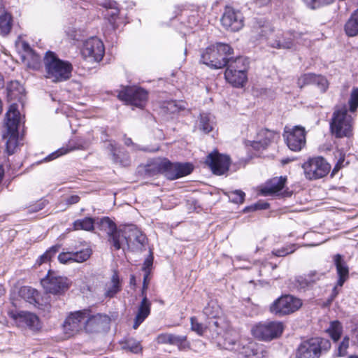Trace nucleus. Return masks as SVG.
Returning a JSON list of instances; mask_svg holds the SVG:
<instances>
[{
    "label": "nucleus",
    "instance_id": "32",
    "mask_svg": "<svg viewBox=\"0 0 358 358\" xmlns=\"http://www.w3.org/2000/svg\"><path fill=\"white\" fill-rule=\"evenodd\" d=\"M226 80L236 87H241L247 82V74L245 73L234 72L232 70H226L224 72Z\"/></svg>",
    "mask_w": 358,
    "mask_h": 358
},
{
    "label": "nucleus",
    "instance_id": "55",
    "mask_svg": "<svg viewBox=\"0 0 358 358\" xmlns=\"http://www.w3.org/2000/svg\"><path fill=\"white\" fill-rule=\"evenodd\" d=\"M58 260L62 264L73 263V252H62L58 255Z\"/></svg>",
    "mask_w": 358,
    "mask_h": 358
},
{
    "label": "nucleus",
    "instance_id": "34",
    "mask_svg": "<svg viewBox=\"0 0 358 358\" xmlns=\"http://www.w3.org/2000/svg\"><path fill=\"white\" fill-rule=\"evenodd\" d=\"M110 318L106 315L97 314L91 315V332L105 331L109 324Z\"/></svg>",
    "mask_w": 358,
    "mask_h": 358
},
{
    "label": "nucleus",
    "instance_id": "36",
    "mask_svg": "<svg viewBox=\"0 0 358 358\" xmlns=\"http://www.w3.org/2000/svg\"><path fill=\"white\" fill-rule=\"evenodd\" d=\"M17 319L31 329H36L38 326V318L34 314L29 312H20L17 314Z\"/></svg>",
    "mask_w": 358,
    "mask_h": 358
},
{
    "label": "nucleus",
    "instance_id": "11",
    "mask_svg": "<svg viewBox=\"0 0 358 358\" xmlns=\"http://www.w3.org/2000/svg\"><path fill=\"white\" fill-rule=\"evenodd\" d=\"M90 322V310H83L71 313L64 323V331L69 336H73L87 328Z\"/></svg>",
    "mask_w": 358,
    "mask_h": 358
},
{
    "label": "nucleus",
    "instance_id": "19",
    "mask_svg": "<svg viewBox=\"0 0 358 358\" xmlns=\"http://www.w3.org/2000/svg\"><path fill=\"white\" fill-rule=\"evenodd\" d=\"M322 276V273H318L316 271H310L304 276H297L292 281L290 288L305 292L312 287Z\"/></svg>",
    "mask_w": 358,
    "mask_h": 358
},
{
    "label": "nucleus",
    "instance_id": "50",
    "mask_svg": "<svg viewBox=\"0 0 358 358\" xmlns=\"http://www.w3.org/2000/svg\"><path fill=\"white\" fill-rule=\"evenodd\" d=\"M350 110L354 112L358 107V88L353 89L349 100Z\"/></svg>",
    "mask_w": 358,
    "mask_h": 358
},
{
    "label": "nucleus",
    "instance_id": "17",
    "mask_svg": "<svg viewBox=\"0 0 358 358\" xmlns=\"http://www.w3.org/2000/svg\"><path fill=\"white\" fill-rule=\"evenodd\" d=\"M103 231L108 236V241L113 247V236L117 232H122V229L117 230L115 224L108 217L102 218H91V231Z\"/></svg>",
    "mask_w": 358,
    "mask_h": 358
},
{
    "label": "nucleus",
    "instance_id": "29",
    "mask_svg": "<svg viewBox=\"0 0 358 358\" xmlns=\"http://www.w3.org/2000/svg\"><path fill=\"white\" fill-rule=\"evenodd\" d=\"M229 61L227 64L226 70H232L234 72H239L241 71V73H245L247 74V71L249 69V60L246 57H238L236 59H229Z\"/></svg>",
    "mask_w": 358,
    "mask_h": 358
},
{
    "label": "nucleus",
    "instance_id": "47",
    "mask_svg": "<svg viewBox=\"0 0 358 358\" xmlns=\"http://www.w3.org/2000/svg\"><path fill=\"white\" fill-rule=\"evenodd\" d=\"M315 78H321V80L319 79L320 80V82H319V81H317V79H315V81H313L312 85H316L319 88V90H320L321 92H325L329 87V83H328L327 78L323 76L316 75V74H315Z\"/></svg>",
    "mask_w": 358,
    "mask_h": 358
},
{
    "label": "nucleus",
    "instance_id": "16",
    "mask_svg": "<svg viewBox=\"0 0 358 358\" xmlns=\"http://www.w3.org/2000/svg\"><path fill=\"white\" fill-rule=\"evenodd\" d=\"M41 283L46 292L54 294H60L68 289L66 278L53 275L50 272L41 280Z\"/></svg>",
    "mask_w": 358,
    "mask_h": 358
},
{
    "label": "nucleus",
    "instance_id": "44",
    "mask_svg": "<svg viewBox=\"0 0 358 358\" xmlns=\"http://www.w3.org/2000/svg\"><path fill=\"white\" fill-rule=\"evenodd\" d=\"M90 258V250L88 248L76 252H73V263H82Z\"/></svg>",
    "mask_w": 358,
    "mask_h": 358
},
{
    "label": "nucleus",
    "instance_id": "37",
    "mask_svg": "<svg viewBox=\"0 0 358 358\" xmlns=\"http://www.w3.org/2000/svg\"><path fill=\"white\" fill-rule=\"evenodd\" d=\"M345 31L348 36L358 35V9L354 11L345 24Z\"/></svg>",
    "mask_w": 358,
    "mask_h": 358
},
{
    "label": "nucleus",
    "instance_id": "4",
    "mask_svg": "<svg viewBox=\"0 0 358 358\" xmlns=\"http://www.w3.org/2000/svg\"><path fill=\"white\" fill-rule=\"evenodd\" d=\"M232 54L233 49L228 44L217 43L205 50L201 62L212 69H221L227 66V57Z\"/></svg>",
    "mask_w": 358,
    "mask_h": 358
},
{
    "label": "nucleus",
    "instance_id": "21",
    "mask_svg": "<svg viewBox=\"0 0 358 358\" xmlns=\"http://www.w3.org/2000/svg\"><path fill=\"white\" fill-rule=\"evenodd\" d=\"M157 342L159 344L176 345L180 350H185L190 348V343L187 341L186 336L168 333L161 334L157 337Z\"/></svg>",
    "mask_w": 358,
    "mask_h": 358
},
{
    "label": "nucleus",
    "instance_id": "51",
    "mask_svg": "<svg viewBox=\"0 0 358 358\" xmlns=\"http://www.w3.org/2000/svg\"><path fill=\"white\" fill-rule=\"evenodd\" d=\"M224 345L226 349L229 350L236 351L238 350V348L241 345L240 342H238L236 339H232L230 338H226L224 339Z\"/></svg>",
    "mask_w": 358,
    "mask_h": 358
},
{
    "label": "nucleus",
    "instance_id": "49",
    "mask_svg": "<svg viewBox=\"0 0 358 358\" xmlns=\"http://www.w3.org/2000/svg\"><path fill=\"white\" fill-rule=\"evenodd\" d=\"M73 228L75 230L90 231V217L76 220L73 222Z\"/></svg>",
    "mask_w": 358,
    "mask_h": 358
},
{
    "label": "nucleus",
    "instance_id": "28",
    "mask_svg": "<svg viewBox=\"0 0 358 358\" xmlns=\"http://www.w3.org/2000/svg\"><path fill=\"white\" fill-rule=\"evenodd\" d=\"M122 289V284L117 272H114L111 276L110 281L106 285L104 297L113 298Z\"/></svg>",
    "mask_w": 358,
    "mask_h": 358
},
{
    "label": "nucleus",
    "instance_id": "62",
    "mask_svg": "<svg viewBox=\"0 0 358 358\" xmlns=\"http://www.w3.org/2000/svg\"><path fill=\"white\" fill-rule=\"evenodd\" d=\"M50 256L48 255V252H45L43 255H42L41 257H40V259H39V264H41L43 263H45L48 261H49L50 259Z\"/></svg>",
    "mask_w": 358,
    "mask_h": 358
},
{
    "label": "nucleus",
    "instance_id": "60",
    "mask_svg": "<svg viewBox=\"0 0 358 358\" xmlns=\"http://www.w3.org/2000/svg\"><path fill=\"white\" fill-rule=\"evenodd\" d=\"M268 207H269V204L264 201H259L254 205L255 209L264 210V209H267Z\"/></svg>",
    "mask_w": 358,
    "mask_h": 358
},
{
    "label": "nucleus",
    "instance_id": "20",
    "mask_svg": "<svg viewBox=\"0 0 358 358\" xmlns=\"http://www.w3.org/2000/svg\"><path fill=\"white\" fill-rule=\"evenodd\" d=\"M237 352L247 358H265L267 353L262 345L253 341H242Z\"/></svg>",
    "mask_w": 358,
    "mask_h": 358
},
{
    "label": "nucleus",
    "instance_id": "1",
    "mask_svg": "<svg viewBox=\"0 0 358 358\" xmlns=\"http://www.w3.org/2000/svg\"><path fill=\"white\" fill-rule=\"evenodd\" d=\"M21 121V116L16 103L10 106L6 113L5 125L6 132L3 138L6 141V150L8 155H13L18 145V128Z\"/></svg>",
    "mask_w": 358,
    "mask_h": 358
},
{
    "label": "nucleus",
    "instance_id": "61",
    "mask_svg": "<svg viewBox=\"0 0 358 358\" xmlns=\"http://www.w3.org/2000/svg\"><path fill=\"white\" fill-rule=\"evenodd\" d=\"M59 248L60 246L59 245H53L49 250H48L46 252H48V255H50V258H52V257L59 251Z\"/></svg>",
    "mask_w": 358,
    "mask_h": 358
},
{
    "label": "nucleus",
    "instance_id": "7",
    "mask_svg": "<svg viewBox=\"0 0 358 358\" xmlns=\"http://www.w3.org/2000/svg\"><path fill=\"white\" fill-rule=\"evenodd\" d=\"M352 117L348 114L345 106L336 108L332 115L330 127L332 133L338 138L348 136L351 133Z\"/></svg>",
    "mask_w": 358,
    "mask_h": 358
},
{
    "label": "nucleus",
    "instance_id": "58",
    "mask_svg": "<svg viewBox=\"0 0 358 358\" xmlns=\"http://www.w3.org/2000/svg\"><path fill=\"white\" fill-rule=\"evenodd\" d=\"M124 143L127 146H132L134 150H146L145 149L141 148L138 145L133 143L131 138L125 137L124 139Z\"/></svg>",
    "mask_w": 358,
    "mask_h": 358
},
{
    "label": "nucleus",
    "instance_id": "33",
    "mask_svg": "<svg viewBox=\"0 0 358 358\" xmlns=\"http://www.w3.org/2000/svg\"><path fill=\"white\" fill-rule=\"evenodd\" d=\"M105 54L103 41L97 37H91V57L96 63L101 62Z\"/></svg>",
    "mask_w": 358,
    "mask_h": 358
},
{
    "label": "nucleus",
    "instance_id": "26",
    "mask_svg": "<svg viewBox=\"0 0 358 358\" xmlns=\"http://www.w3.org/2000/svg\"><path fill=\"white\" fill-rule=\"evenodd\" d=\"M334 262L338 275L337 285L342 287L345 281L348 278L349 269L342 255L339 254L334 255Z\"/></svg>",
    "mask_w": 358,
    "mask_h": 358
},
{
    "label": "nucleus",
    "instance_id": "8",
    "mask_svg": "<svg viewBox=\"0 0 358 358\" xmlns=\"http://www.w3.org/2000/svg\"><path fill=\"white\" fill-rule=\"evenodd\" d=\"M283 324L280 322H259L251 330L254 337L259 340L270 341L278 338L283 331Z\"/></svg>",
    "mask_w": 358,
    "mask_h": 358
},
{
    "label": "nucleus",
    "instance_id": "39",
    "mask_svg": "<svg viewBox=\"0 0 358 358\" xmlns=\"http://www.w3.org/2000/svg\"><path fill=\"white\" fill-rule=\"evenodd\" d=\"M12 27V17L11 15L6 12L0 15V34H8Z\"/></svg>",
    "mask_w": 358,
    "mask_h": 358
},
{
    "label": "nucleus",
    "instance_id": "12",
    "mask_svg": "<svg viewBox=\"0 0 358 358\" xmlns=\"http://www.w3.org/2000/svg\"><path fill=\"white\" fill-rule=\"evenodd\" d=\"M302 305L301 301L292 295H285L278 298L270 306L272 313L285 315L297 310Z\"/></svg>",
    "mask_w": 358,
    "mask_h": 358
},
{
    "label": "nucleus",
    "instance_id": "13",
    "mask_svg": "<svg viewBox=\"0 0 358 358\" xmlns=\"http://www.w3.org/2000/svg\"><path fill=\"white\" fill-rule=\"evenodd\" d=\"M283 136L288 148L294 152L300 151L306 143L305 129L300 126L285 131Z\"/></svg>",
    "mask_w": 358,
    "mask_h": 358
},
{
    "label": "nucleus",
    "instance_id": "3",
    "mask_svg": "<svg viewBox=\"0 0 358 358\" xmlns=\"http://www.w3.org/2000/svg\"><path fill=\"white\" fill-rule=\"evenodd\" d=\"M44 64L46 78L52 79L54 82L66 80L71 76V64L59 59L53 52H46Z\"/></svg>",
    "mask_w": 358,
    "mask_h": 358
},
{
    "label": "nucleus",
    "instance_id": "2",
    "mask_svg": "<svg viewBox=\"0 0 358 358\" xmlns=\"http://www.w3.org/2000/svg\"><path fill=\"white\" fill-rule=\"evenodd\" d=\"M146 171L154 174L162 173L169 180H175L191 173L193 166L189 163H171L169 159H156L148 165Z\"/></svg>",
    "mask_w": 358,
    "mask_h": 358
},
{
    "label": "nucleus",
    "instance_id": "63",
    "mask_svg": "<svg viewBox=\"0 0 358 358\" xmlns=\"http://www.w3.org/2000/svg\"><path fill=\"white\" fill-rule=\"evenodd\" d=\"M344 162V159H340L338 163L336 164V165L335 166L334 170H333V173H335L336 171H338V169H340L343 165V162Z\"/></svg>",
    "mask_w": 358,
    "mask_h": 358
},
{
    "label": "nucleus",
    "instance_id": "35",
    "mask_svg": "<svg viewBox=\"0 0 358 358\" xmlns=\"http://www.w3.org/2000/svg\"><path fill=\"white\" fill-rule=\"evenodd\" d=\"M214 117L208 113L200 114L199 120L197 122L198 129L205 134H208L214 128Z\"/></svg>",
    "mask_w": 358,
    "mask_h": 358
},
{
    "label": "nucleus",
    "instance_id": "52",
    "mask_svg": "<svg viewBox=\"0 0 358 358\" xmlns=\"http://www.w3.org/2000/svg\"><path fill=\"white\" fill-rule=\"evenodd\" d=\"M350 338L345 336L338 348V355L340 357L345 356L347 354V350L349 347Z\"/></svg>",
    "mask_w": 358,
    "mask_h": 358
},
{
    "label": "nucleus",
    "instance_id": "46",
    "mask_svg": "<svg viewBox=\"0 0 358 358\" xmlns=\"http://www.w3.org/2000/svg\"><path fill=\"white\" fill-rule=\"evenodd\" d=\"M245 193L241 190H235L229 192V200L235 203H242L245 199Z\"/></svg>",
    "mask_w": 358,
    "mask_h": 358
},
{
    "label": "nucleus",
    "instance_id": "40",
    "mask_svg": "<svg viewBox=\"0 0 358 358\" xmlns=\"http://www.w3.org/2000/svg\"><path fill=\"white\" fill-rule=\"evenodd\" d=\"M327 331L331 338L334 341H337L341 336L343 332V327L338 321H333L331 322Z\"/></svg>",
    "mask_w": 358,
    "mask_h": 358
},
{
    "label": "nucleus",
    "instance_id": "54",
    "mask_svg": "<svg viewBox=\"0 0 358 358\" xmlns=\"http://www.w3.org/2000/svg\"><path fill=\"white\" fill-rule=\"evenodd\" d=\"M295 250L294 245L290 247H283L281 249L273 251V254L277 257H284L288 254L292 253Z\"/></svg>",
    "mask_w": 358,
    "mask_h": 358
},
{
    "label": "nucleus",
    "instance_id": "41",
    "mask_svg": "<svg viewBox=\"0 0 358 358\" xmlns=\"http://www.w3.org/2000/svg\"><path fill=\"white\" fill-rule=\"evenodd\" d=\"M84 148H85L82 145H78L76 147H69L67 148H62L57 150V151L51 153L48 157H46L45 158V161H51L52 159L57 158L59 156H62V155H64L68 153L69 152H70L71 150L84 149Z\"/></svg>",
    "mask_w": 358,
    "mask_h": 358
},
{
    "label": "nucleus",
    "instance_id": "5",
    "mask_svg": "<svg viewBox=\"0 0 358 358\" xmlns=\"http://www.w3.org/2000/svg\"><path fill=\"white\" fill-rule=\"evenodd\" d=\"M331 348L329 340L322 338H311L303 341L297 348L296 358H320Z\"/></svg>",
    "mask_w": 358,
    "mask_h": 358
},
{
    "label": "nucleus",
    "instance_id": "22",
    "mask_svg": "<svg viewBox=\"0 0 358 358\" xmlns=\"http://www.w3.org/2000/svg\"><path fill=\"white\" fill-rule=\"evenodd\" d=\"M66 33L69 37H71L73 40L82 41L83 45L80 48V52L84 59H87L90 57V48H88V38H85L87 37V30L82 29L80 28L78 29H69L66 31Z\"/></svg>",
    "mask_w": 358,
    "mask_h": 358
},
{
    "label": "nucleus",
    "instance_id": "14",
    "mask_svg": "<svg viewBox=\"0 0 358 358\" xmlns=\"http://www.w3.org/2000/svg\"><path fill=\"white\" fill-rule=\"evenodd\" d=\"M205 162L214 174L221 176L228 171L230 166V158L227 155H221L215 150L207 156Z\"/></svg>",
    "mask_w": 358,
    "mask_h": 358
},
{
    "label": "nucleus",
    "instance_id": "45",
    "mask_svg": "<svg viewBox=\"0 0 358 358\" xmlns=\"http://www.w3.org/2000/svg\"><path fill=\"white\" fill-rule=\"evenodd\" d=\"M190 323L191 329L199 336H202L207 329V327L199 323L195 317H192L190 318Z\"/></svg>",
    "mask_w": 358,
    "mask_h": 358
},
{
    "label": "nucleus",
    "instance_id": "53",
    "mask_svg": "<svg viewBox=\"0 0 358 358\" xmlns=\"http://www.w3.org/2000/svg\"><path fill=\"white\" fill-rule=\"evenodd\" d=\"M153 264V256L152 253L150 252L149 256L145 259L142 270L144 271V274L150 275L152 269Z\"/></svg>",
    "mask_w": 358,
    "mask_h": 358
},
{
    "label": "nucleus",
    "instance_id": "59",
    "mask_svg": "<svg viewBox=\"0 0 358 358\" xmlns=\"http://www.w3.org/2000/svg\"><path fill=\"white\" fill-rule=\"evenodd\" d=\"M80 197L78 195H71L66 199V202L69 205H72L78 203Z\"/></svg>",
    "mask_w": 358,
    "mask_h": 358
},
{
    "label": "nucleus",
    "instance_id": "42",
    "mask_svg": "<svg viewBox=\"0 0 358 358\" xmlns=\"http://www.w3.org/2000/svg\"><path fill=\"white\" fill-rule=\"evenodd\" d=\"M210 306L208 305L206 306L204 310L203 313L206 315L211 317V320L208 322L207 328H208L210 331L216 332L217 334H219L220 332L218 331L217 328L219 327V322L217 320H216L215 317H216V315H214L213 313L210 311Z\"/></svg>",
    "mask_w": 358,
    "mask_h": 358
},
{
    "label": "nucleus",
    "instance_id": "18",
    "mask_svg": "<svg viewBox=\"0 0 358 358\" xmlns=\"http://www.w3.org/2000/svg\"><path fill=\"white\" fill-rule=\"evenodd\" d=\"M104 148L111 155V159L115 164L123 167H127L131 164V158L129 153L117 148L114 141L105 142Z\"/></svg>",
    "mask_w": 358,
    "mask_h": 358
},
{
    "label": "nucleus",
    "instance_id": "43",
    "mask_svg": "<svg viewBox=\"0 0 358 358\" xmlns=\"http://www.w3.org/2000/svg\"><path fill=\"white\" fill-rule=\"evenodd\" d=\"M315 79H318L315 78V73H305L301 75L297 81V85L300 88L303 87L306 85H312L313 81H315ZM319 79H320L319 78ZM320 82V80H317Z\"/></svg>",
    "mask_w": 358,
    "mask_h": 358
},
{
    "label": "nucleus",
    "instance_id": "57",
    "mask_svg": "<svg viewBox=\"0 0 358 358\" xmlns=\"http://www.w3.org/2000/svg\"><path fill=\"white\" fill-rule=\"evenodd\" d=\"M8 89L10 92H13L14 90H17L19 93H21L22 91H23V88L18 81L11 82L8 87Z\"/></svg>",
    "mask_w": 358,
    "mask_h": 358
},
{
    "label": "nucleus",
    "instance_id": "56",
    "mask_svg": "<svg viewBox=\"0 0 358 358\" xmlns=\"http://www.w3.org/2000/svg\"><path fill=\"white\" fill-rule=\"evenodd\" d=\"M149 275H150L144 274L143 276V287L141 290V296H143V298L144 297V296H147L146 290L148 289L150 283Z\"/></svg>",
    "mask_w": 358,
    "mask_h": 358
},
{
    "label": "nucleus",
    "instance_id": "15",
    "mask_svg": "<svg viewBox=\"0 0 358 358\" xmlns=\"http://www.w3.org/2000/svg\"><path fill=\"white\" fill-rule=\"evenodd\" d=\"M221 22L227 30L238 31L243 27V16L239 10L226 8L221 18Z\"/></svg>",
    "mask_w": 358,
    "mask_h": 358
},
{
    "label": "nucleus",
    "instance_id": "64",
    "mask_svg": "<svg viewBox=\"0 0 358 358\" xmlns=\"http://www.w3.org/2000/svg\"><path fill=\"white\" fill-rule=\"evenodd\" d=\"M353 342L358 345V328H357L354 333Z\"/></svg>",
    "mask_w": 358,
    "mask_h": 358
},
{
    "label": "nucleus",
    "instance_id": "6",
    "mask_svg": "<svg viewBox=\"0 0 358 358\" xmlns=\"http://www.w3.org/2000/svg\"><path fill=\"white\" fill-rule=\"evenodd\" d=\"M138 244L137 248H141L147 242L146 237L134 227H125L122 232H117L113 236V248L115 250L123 249L125 245L129 248L131 243Z\"/></svg>",
    "mask_w": 358,
    "mask_h": 358
},
{
    "label": "nucleus",
    "instance_id": "38",
    "mask_svg": "<svg viewBox=\"0 0 358 358\" xmlns=\"http://www.w3.org/2000/svg\"><path fill=\"white\" fill-rule=\"evenodd\" d=\"M37 295V290L31 287L24 286L19 290V296L31 304L36 302V297Z\"/></svg>",
    "mask_w": 358,
    "mask_h": 358
},
{
    "label": "nucleus",
    "instance_id": "24",
    "mask_svg": "<svg viewBox=\"0 0 358 358\" xmlns=\"http://www.w3.org/2000/svg\"><path fill=\"white\" fill-rule=\"evenodd\" d=\"M96 3L106 9L103 14L105 17L108 19V22L113 26V27L115 28L116 19L117 18L120 13L117 3L108 0H103L102 1H99L96 0Z\"/></svg>",
    "mask_w": 358,
    "mask_h": 358
},
{
    "label": "nucleus",
    "instance_id": "31",
    "mask_svg": "<svg viewBox=\"0 0 358 358\" xmlns=\"http://www.w3.org/2000/svg\"><path fill=\"white\" fill-rule=\"evenodd\" d=\"M22 48L26 53L24 59H27V66L32 69H38L41 64V56L36 54L27 43H22Z\"/></svg>",
    "mask_w": 358,
    "mask_h": 358
},
{
    "label": "nucleus",
    "instance_id": "23",
    "mask_svg": "<svg viewBox=\"0 0 358 358\" xmlns=\"http://www.w3.org/2000/svg\"><path fill=\"white\" fill-rule=\"evenodd\" d=\"M299 34L295 33L294 31H289L284 34L281 38L277 37L276 39L268 38V43L273 48L289 49L293 46V41L296 39Z\"/></svg>",
    "mask_w": 358,
    "mask_h": 358
},
{
    "label": "nucleus",
    "instance_id": "25",
    "mask_svg": "<svg viewBox=\"0 0 358 358\" xmlns=\"http://www.w3.org/2000/svg\"><path fill=\"white\" fill-rule=\"evenodd\" d=\"M151 303L148 299L147 296H144L139 307L137 314L134 319L133 328L136 329L139 325L148 317L150 313Z\"/></svg>",
    "mask_w": 358,
    "mask_h": 358
},
{
    "label": "nucleus",
    "instance_id": "10",
    "mask_svg": "<svg viewBox=\"0 0 358 358\" xmlns=\"http://www.w3.org/2000/svg\"><path fill=\"white\" fill-rule=\"evenodd\" d=\"M117 97L127 104L143 108L148 101V92L137 86L126 87L118 93Z\"/></svg>",
    "mask_w": 358,
    "mask_h": 358
},
{
    "label": "nucleus",
    "instance_id": "9",
    "mask_svg": "<svg viewBox=\"0 0 358 358\" xmlns=\"http://www.w3.org/2000/svg\"><path fill=\"white\" fill-rule=\"evenodd\" d=\"M305 176L308 180H317L327 176L331 169L329 164L322 157L310 158L302 165Z\"/></svg>",
    "mask_w": 358,
    "mask_h": 358
},
{
    "label": "nucleus",
    "instance_id": "27",
    "mask_svg": "<svg viewBox=\"0 0 358 358\" xmlns=\"http://www.w3.org/2000/svg\"><path fill=\"white\" fill-rule=\"evenodd\" d=\"M285 182V178H273L266 183L264 187L262 189L261 192L262 195L268 196L278 192L283 189Z\"/></svg>",
    "mask_w": 358,
    "mask_h": 358
},
{
    "label": "nucleus",
    "instance_id": "48",
    "mask_svg": "<svg viewBox=\"0 0 358 358\" xmlns=\"http://www.w3.org/2000/svg\"><path fill=\"white\" fill-rule=\"evenodd\" d=\"M123 348L128 350L133 353H138L141 351L140 343L134 340L127 341L123 346Z\"/></svg>",
    "mask_w": 358,
    "mask_h": 358
},
{
    "label": "nucleus",
    "instance_id": "30",
    "mask_svg": "<svg viewBox=\"0 0 358 358\" xmlns=\"http://www.w3.org/2000/svg\"><path fill=\"white\" fill-rule=\"evenodd\" d=\"M275 135V134L273 131L268 129L261 130L258 134L257 140L254 141L252 143L251 146L257 150H259L260 148L264 149L274 138Z\"/></svg>",
    "mask_w": 358,
    "mask_h": 358
}]
</instances>
